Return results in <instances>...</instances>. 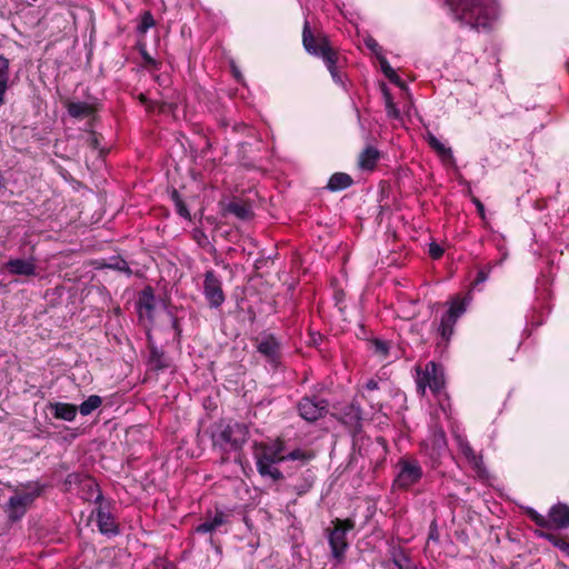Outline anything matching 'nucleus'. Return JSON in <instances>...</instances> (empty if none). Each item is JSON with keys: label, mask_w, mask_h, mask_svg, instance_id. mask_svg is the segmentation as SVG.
<instances>
[{"label": "nucleus", "mask_w": 569, "mask_h": 569, "mask_svg": "<svg viewBox=\"0 0 569 569\" xmlns=\"http://www.w3.org/2000/svg\"><path fill=\"white\" fill-rule=\"evenodd\" d=\"M316 481V475L311 469H307L300 478L298 479V482L292 487V490L299 497L308 493L311 488L313 487Z\"/></svg>", "instance_id": "25"}, {"label": "nucleus", "mask_w": 569, "mask_h": 569, "mask_svg": "<svg viewBox=\"0 0 569 569\" xmlns=\"http://www.w3.org/2000/svg\"><path fill=\"white\" fill-rule=\"evenodd\" d=\"M169 196H170V199L173 202V204H176V203L180 202L181 200H183L177 189H172L170 191Z\"/></svg>", "instance_id": "55"}, {"label": "nucleus", "mask_w": 569, "mask_h": 569, "mask_svg": "<svg viewBox=\"0 0 569 569\" xmlns=\"http://www.w3.org/2000/svg\"><path fill=\"white\" fill-rule=\"evenodd\" d=\"M254 347L257 351L270 363L273 368H277L282 358V345L280 340L269 332H262L254 340Z\"/></svg>", "instance_id": "12"}, {"label": "nucleus", "mask_w": 569, "mask_h": 569, "mask_svg": "<svg viewBox=\"0 0 569 569\" xmlns=\"http://www.w3.org/2000/svg\"><path fill=\"white\" fill-rule=\"evenodd\" d=\"M467 194H469L470 197L473 196L470 188L468 189Z\"/></svg>", "instance_id": "63"}, {"label": "nucleus", "mask_w": 569, "mask_h": 569, "mask_svg": "<svg viewBox=\"0 0 569 569\" xmlns=\"http://www.w3.org/2000/svg\"><path fill=\"white\" fill-rule=\"evenodd\" d=\"M102 405V398L98 395H91L87 400H84L79 407L78 411L82 416L91 415L96 409H98Z\"/></svg>", "instance_id": "31"}, {"label": "nucleus", "mask_w": 569, "mask_h": 569, "mask_svg": "<svg viewBox=\"0 0 569 569\" xmlns=\"http://www.w3.org/2000/svg\"><path fill=\"white\" fill-rule=\"evenodd\" d=\"M103 139L101 133H98L96 131H92L90 134V138L88 140L89 146L92 149H99L101 144V140Z\"/></svg>", "instance_id": "43"}, {"label": "nucleus", "mask_w": 569, "mask_h": 569, "mask_svg": "<svg viewBox=\"0 0 569 569\" xmlns=\"http://www.w3.org/2000/svg\"><path fill=\"white\" fill-rule=\"evenodd\" d=\"M523 513L540 528L567 529L569 528V506L562 502L553 505L548 517L540 515L532 507H522Z\"/></svg>", "instance_id": "7"}, {"label": "nucleus", "mask_w": 569, "mask_h": 569, "mask_svg": "<svg viewBox=\"0 0 569 569\" xmlns=\"http://www.w3.org/2000/svg\"><path fill=\"white\" fill-rule=\"evenodd\" d=\"M459 450L467 460L476 453L469 441L466 439H459Z\"/></svg>", "instance_id": "39"}, {"label": "nucleus", "mask_w": 569, "mask_h": 569, "mask_svg": "<svg viewBox=\"0 0 569 569\" xmlns=\"http://www.w3.org/2000/svg\"><path fill=\"white\" fill-rule=\"evenodd\" d=\"M7 189V179L0 171V193L3 192Z\"/></svg>", "instance_id": "60"}, {"label": "nucleus", "mask_w": 569, "mask_h": 569, "mask_svg": "<svg viewBox=\"0 0 569 569\" xmlns=\"http://www.w3.org/2000/svg\"><path fill=\"white\" fill-rule=\"evenodd\" d=\"M203 296L211 309H219L226 301L222 281L212 269L204 272Z\"/></svg>", "instance_id": "14"}, {"label": "nucleus", "mask_w": 569, "mask_h": 569, "mask_svg": "<svg viewBox=\"0 0 569 569\" xmlns=\"http://www.w3.org/2000/svg\"><path fill=\"white\" fill-rule=\"evenodd\" d=\"M429 144L440 157L452 159L451 149L442 144L436 137L429 138Z\"/></svg>", "instance_id": "35"}, {"label": "nucleus", "mask_w": 569, "mask_h": 569, "mask_svg": "<svg viewBox=\"0 0 569 569\" xmlns=\"http://www.w3.org/2000/svg\"><path fill=\"white\" fill-rule=\"evenodd\" d=\"M471 468L477 472L478 476L486 473L482 456L475 453L469 460H467Z\"/></svg>", "instance_id": "36"}, {"label": "nucleus", "mask_w": 569, "mask_h": 569, "mask_svg": "<svg viewBox=\"0 0 569 569\" xmlns=\"http://www.w3.org/2000/svg\"><path fill=\"white\" fill-rule=\"evenodd\" d=\"M137 99H138V100H139V102H140L141 104H143L144 107H149V101H150V100L148 99V97H147L144 93H139V94H138V97H137Z\"/></svg>", "instance_id": "59"}, {"label": "nucleus", "mask_w": 569, "mask_h": 569, "mask_svg": "<svg viewBox=\"0 0 569 569\" xmlns=\"http://www.w3.org/2000/svg\"><path fill=\"white\" fill-rule=\"evenodd\" d=\"M491 269H492L491 264H486L485 267L480 268L477 272L473 283L479 284V283L485 282L488 279Z\"/></svg>", "instance_id": "40"}, {"label": "nucleus", "mask_w": 569, "mask_h": 569, "mask_svg": "<svg viewBox=\"0 0 569 569\" xmlns=\"http://www.w3.org/2000/svg\"><path fill=\"white\" fill-rule=\"evenodd\" d=\"M353 179L346 172H335L328 180L326 188L331 192H339L350 188Z\"/></svg>", "instance_id": "22"}, {"label": "nucleus", "mask_w": 569, "mask_h": 569, "mask_svg": "<svg viewBox=\"0 0 569 569\" xmlns=\"http://www.w3.org/2000/svg\"><path fill=\"white\" fill-rule=\"evenodd\" d=\"M417 371V391L423 396L426 388L429 387L432 393L438 395L445 388V371L440 363L429 361L426 363L425 369L419 366L416 367Z\"/></svg>", "instance_id": "9"}, {"label": "nucleus", "mask_w": 569, "mask_h": 569, "mask_svg": "<svg viewBox=\"0 0 569 569\" xmlns=\"http://www.w3.org/2000/svg\"><path fill=\"white\" fill-rule=\"evenodd\" d=\"M381 159V152L373 146H367L358 156L357 164L363 171H373L378 161Z\"/></svg>", "instance_id": "19"}, {"label": "nucleus", "mask_w": 569, "mask_h": 569, "mask_svg": "<svg viewBox=\"0 0 569 569\" xmlns=\"http://www.w3.org/2000/svg\"><path fill=\"white\" fill-rule=\"evenodd\" d=\"M338 420L349 429V432L356 441L358 435L362 430V408L361 406L352 401L340 409Z\"/></svg>", "instance_id": "15"}, {"label": "nucleus", "mask_w": 569, "mask_h": 569, "mask_svg": "<svg viewBox=\"0 0 569 569\" xmlns=\"http://www.w3.org/2000/svg\"><path fill=\"white\" fill-rule=\"evenodd\" d=\"M363 389L367 391H373L379 389V380L376 378H370L366 383L363 385Z\"/></svg>", "instance_id": "52"}, {"label": "nucleus", "mask_w": 569, "mask_h": 569, "mask_svg": "<svg viewBox=\"0 0 569 569\" xmlns=\"http://www.w3.org/2000/svg\"><path fill=\"white\" fill-rule=\"evenodd\" d=\"M385 77L393 84L400 88L405 87L403 80L397 74V72L393 69L391 70V72L385 73Z\"/></svg>", "instance_id": "44"}, {"label": "nucleus", "mask_w": 569, "mask_h": 569, "mask_svg": "<svg viewBox=\"0 0 569 569\" xmlns=\"http://www.w3.org/2000/svg\"><path fill=\"white\" fill-rule=\"evenodd\" d=\"M428 538H429V540H437L438 539L437 525H436L435 521L431 523V526L429 528Z\"/></svg>", "instance_id": "54"}, {"label": "nucleus", "mask_w": 569, "mask_h": 569, "mask_svg": "<svg viewBox=\"0 0 569 569\" xmlns=\"http://www.w3.org/2000/svg\"><path fill=\"white\" fill-rule=\"evenodd\" d=\"M6 269L9 273L14 276H34L36 274V264L33 260L26 259H10L6 263Z\"/></svg>", "instance_id": "20"}, {"label": "nucleus", "mask_w": 569, "mask_h": 569, "mask_svg": "<svg viewBox=\"0 0 569 569\" xmlns=\"http://www.w3.org/2000/svg\"><path fill=\"white\" fill-rule=\"evenodd\" d=\"M143 62H142V67L148 69V70H151V71H157L160 69L161 67V62L160 61H157L156 59H153L149 52H143L140 54Z\"/></svg>", "instance_id": "37"}, {"label": "nucleus", "mask_w": 569, "mask_h": 569, "mask_svg": "<svg viewBox=\"0 0 569 569\" xmlns=\"http://www.w3.org/2000/svg\"><path fill=\"white\" fill-rule=\"evenodd\" d=\"M137 306H138L139 309H144L148 312L153 311V309H154V292H153L152 287L147 286L139 293Z\"/></svg>", "instance_id": "28"}, {"label": "nucleus", "mask_w": 569, "mask_h": 569, "mask_svg": "<svg viewBox=\"0 0 569 569\" xmlns=\"http://www.w3.org/2000/svg\"><path fill=\"white\" fill-rule=\"evenodd\" d=\"M147 340L149 349L148 366L152 371H156L157 373L164 371L171 366L170 358L164 353L163 350L156 346L150 335H148Z\"/></svg>", "instance_id": "18"}, {"label": "nucleus", "mask_w": 569, "mask_h": 569, "mask_svg": "<svg viewBox=\"0 0 569 569\" xmlns=\"http://www.w3.org/2000/svg\"><path fill=\"white\" fill-rule=\"evenodd\" d=\"M379 59V63H380V68H381V71L382 73H387V72H391V70L393 69L389 61L387 60V58L385 56H379L378 57Z\"/></svg>", "instance_id": "51"}, {"label": "nucleus", "mask_w": 569, "mask_h": 569, "mask_svg": "<svg viewBox=\"0 0 569 569\" xmlns=\"http://www.w3.org/2000/svg\"><path fill=\"white\" fill-rule=\"evenodd\" d=\"M174 208H176V212L180 217H182V218H184V219H187L189 221L191 220V213H190V211H189V209H188V207H187V204H186V202L183 200H181L180 202L176 203Z\"/></svg>", "instance_id": "42"}, {"label": "nucleus", "mask_w": 569, "mask_h": 569, "mask_svg": "<svg viewBox=\"0 0 569 569\" xmlns=\"http://www.w3.org/2000/svg\"><path fill=\"white\" fill-rule=\"evenodd\" d=\"M136 48H137V50L139 51L140 54L143 53V52H148L147 43H146L144 39L138 40V42L136 44Z\"/></svg>", "instance_id": "57"}, {"label": "nucleus", "mask_w": 569, "mask_h": 569, "mask_svg": "<svg viewBox=\"0 0 569 569\" xmlns=\"http://www.w3.org/2000/svg\"><path fill=\"white\" fill-rule=\"evenodd\" d=\"M385 77L393 84L400 88L405 87L403 80L397 74V72L393 69L391 70V72L385 73Z\"/></svg>", "instance_id": "45"}, {"label": "nucleus", "mask_w": 569, "mask_h": 569, "mask_svg": "<svg viewBox=\"0 0 569 569\" xmlns=\"http://www.w3.org/2000/svg\"><path fill=\"white\" fill-rule=\"evenodd\" d=\"M443 248L440 247L437 242H431L429 244L428 253L433 260H438L443 256Z\"/></svg>", "instance_id": "41"}, {"label": "nucleus", "mask_w": 569, "mask_h": 569, "mask_svg": "<svg viewBox=\"0 0 569 569\" xmlns=\"http://www.w3.org/2000/svg\"><path fill=\"white\" fill-rule=\"evenodd\" d=\"M172 328H173V330L176 331V333H177L178 336H180V333H181V328H180L179 319H178V318H176V317H172Z\"/></svg>", "instance_id": "58"}, {"label": "nucleus", "mask_w": 569, "mask_h": 569, "mask_svg": "<svg viewBox=\"0 0 569 569\" xmlns=\"http://www.w3.org/2000/svg\"><path fill=\"white\" fill-rule=\"evenodd\" d=\"M536 536L539 538H543L551 542L555 547L559 548L560 550L569 553V541L559 535H555L552 532L543 531V530H536Z\"/></svg>", "instance_id": "27"}, {"label": "nucleus", "mask_w": 569, "mask_h": 569, "mask_svg": "<svg viewBox=\"0 0 569 569\" xmlns=\"http://www.w3.org/2000/svg\"><path fill=\"white\" fill-rule=\"evenodd\" d=\"M309 338V345L312 347H319L326 340L325 336L319 332H310Z\"/></svg>", "instance_id": "47"}, {"label": "nucleus", "mask_w": 569, "mask_h": 569, "mask_svg": "<svg viewBox=\"0 0 569 569\" xmlns=\"http://www.w3.org/2000/svg\"><path fill=\"white\" fill-rule=\"evenodd\" d=\"M156 24L154 18L149 10L143 11L140 14V21L137 26V32L140 36H144L147 31Z\"/></svg>", "instance_id": "34"}, {"label": "nucleus", "mask_w": 569, "mask_h": 569, "mask_svg": "<svg viewBox=\"0 0 569 569\" xmlns=\"http://www.w3.org/2000/svg\"><path fill=\"white\" fill-rule=\"evenodd\" d=\"M230 513L220 508H216L213 516L207 512L204 521L194 528V532L199 535L212 533L220 527L229 522Z\"/></svg>", "instance_id": "17"}, {"label": "nucleus", "mask_w": 569, "mask_h": 569, "mask_svg": "<svg viewBox=\"0 0 569 569\" xmlns=\"http://www.w3.org/2000/svg\"><path fill=\"white\" fill-rule=\"evenodd\" d=\"M284 441L277 438L271 442L254 443L256 467L261 477H269L273 481L284 479L283 472L276 467L277 463L284 462Z\"/></svg>", "instance_id": "4"}, {"label": "nucleus", "mask_w": 569, "mask_h": 569, "mask_svg": "<svg viewBox=\"0 0 569 569\" xmlns=\"http://www.w3.org/2000/svg\"><path fill=\"white\" fill-rule=\"evenodd\" d=\"M248 438V426L232 419H220L211 427L212 447L219 451L223 462L229 460L230 452L242 450Z\"/></svg>", "instance_id": "2"}, {"label": "nucleus", "mask_w": 569, "mask_h": 569, "mask_svg": "<svg viewBox=\"0 0 569 569\" xmlns=\"http://www.w3.org/2000/svg\"><path fill=\"white\" fill-rule=\"evenodd\" d=\"M393 486L398 489L408 490L422 479L423 470L417 459L402 457L399 459Z\"/></svg>", "instance_id": "10"}, {"label": "nucleus", "mask_w": 569, "mask_h": 569, "mask_svg": "<svg viewBox=\"0 0 569 569\" xmlns=\"http://www.w3.org/2000/svg\"><path fill=\"white\" fill-rule=\"evenodd\" d=\"M471 201L472 203L476 206L477 208V212L479 214V217L485 220L486 219V209H485V206L483 203L480 201L479 198H477L476 196H471Z\"/></svg>", "instance_id": "48"}, {"label": "nucleus", "mask_w": 569, "mask_h": 569, "mask_svg": "<svg viewBox=\"0 0 569 569\" xmlns=\"http://www.w3.org/2000/svg\"><path fill=\"white\" fill-rule=\"evenodd\" d=\"M385 77L393 84L400 88L405 87L403 80L397 74V72L393 69L391 70V72L385 73Z\"/></svg>", "instance_id": "46"}, {"label": "nucleus", "mask_w": 569, "mask_h": 569, "mask_svg": "<svg viewBox=\"0 0 569 569\" xmlns=\"http://www.w3.org/2000/svg\"><path fill=\"white\" fill-rule=\"evenodd\" d=\"M227 211L241 220H248L253 216L251 206L248 202L239 200L229 202Z\"/></svg>", "instance_id": "26"}, {"label": "nucleus", "mask_w": 569, "mask_h": 569, "mask_svg": "<svg viewBox=\"0 0 569 569\" xmlns=\"http://www.w3.org/2000/svg\"><path fill=\"white\" fill-rule=\"evenodd\" d=\"M381 92L385 99L388 117L392 119H398L400 117V111L393 102L392 94L389 88L385 83H381Z\"/></svg>", "instance_id": "30"}, {"label": "nucleus", "mask_w": 569, "mask_h": 569, "mask_svg": "<svg viewBox=\"0 0 569 569\" xmlns=\"http://www.w3.org/2000/svg\"><path fill=\"white\" fill-rule=\"evenodd\" d=\"M82 478H84L82 475L80 473H69L66 478V483H77V482H81Z\"/></svg>", "instance_id": "53"}, {"label": "nucleus", "mask_w": 569, "mask_h": 569, "mask_svg": "<svg viewBox=\"0 0 569 569\" xmlns=\"http://www.w3.org/2000/svg\"><path fill=\"white\" fill-rule=\"evenodd\" d=\"M315 458H316V453L313 450H303V449L297 448L288 453L284 451V461H288V460L300 461L301 465H306Z\"/></svg>", "instance_id": "29"}, {"label": "nucleus", "mask_w": 569, "mask_h": 569, "mask_svg": "<svg viewBox=\"0 0 569 569\" xmlns=\"http://www.w3.org/2000/svg\"><path fill=\"white\" fill-rule=\"evenodd\" d=\"M359 331L360 332L358 333V336H360V335L365 336L367 333L365 325H360L359 326Z\"/></svg>", "instance_id": "61"}, {"label": "nucleus", "mask_w": 569, "mask_h": 569, "mask_svg": "<svg viewBox=\"0 0 569 569\" xmlns=\"http://www.w3.org/2000/svg\"><path fill=\"white\" fill-rule=\"evenodd\" d=\"M466 311V302L463 299L457 297L451 301V305L447 312L442 316L440 323L438 326V333L441 337V340L445 345H447L455 331V326L459 317H461Z\"/></svg>", "instance_id": "13"}, {"label": "nucleus", "mask_w": 569, "mask_h": 569, "mask_svg": "<svg viewBox=\"0 0 569 569\" xmlns=\"http://www.w3.org/2000/svg\"><path fill=\"white\" fill-rule=\"evenodd\" d=\"M53 417L64 421H73L77 417L78 406L67 402L50 403Z\"/></svg>", "instance_id": "21"}, {"label": "nucleus", "mask_w": 569, "mask_h": 569, "mask_svg": "<svg viewBox=\"0 0 569 569\" xmlns=\"http://www.w3.org/2000/svg\"><path fill=\"white\" fill-rule=\"evenodd\" d=\"M193 241L202 249H206L209 252H216L214 246L209 241L208 236L201 229H193L192 231Z\"/></svg>", "instance_id": "33"}, {"label": "nucleus", "mask_w": 569, "mask_h": 569, "mask_svg": "<svg viewBox=\"0 0 569 569\" xmlns=\"http://www.w3.org/2000/svg\"><path fill=\"white\" fill-rule=\"evenodd\" d=\"M453 18L476 30H488L497 17L496 0H446Z\"/></svg>", "instance_id": "1"}, {"label": "nucleus", "mask_w": 569, "mask_h": 569, "mask_svg": "<svg viewBox=\"0 0 569 569\" xmlns=\"http://www.w3.org/2000/svg\"><path fill=\"white\" fill-rule=\"evenodd\" d=\"M218 123L220 128L227 129L230 126V120L224 114H221L218 118Z\"/></svg>", "instance_id": "56"}, {"label": "nucleus", "mask_w": 569, "mask_h": 569, "mask_svg": "<svg viewBox=\"0 0 569 569\" xmlns=\"http://www.w3.org/2000/svg\"><path fill=\"white\" fill-rule=\"evenodd\" d=\"M13 491L8 502L3 506L8 521L14 523L21 520L33 502L43 493L46 485L39 481L20 483L18 487L7 485Z\"/></svg>", "instance_id": "5"}, {"label": "nucleus", "mask_w": 569, "mask_h": 569, "mask_svg": "<svg viewBox=\"0 0 569 569\" xmlns=\"http://www.w3.org/2000/svg\"><path fill=\"white\" fill-rule=\"evenodd\" d=\"M387 569H418L410 551L401 546H391L388 550Z\"/></svg>", "instance_id": "16"}, {"label": "nucleus", "mask_w": 569, "mask_h": 569, "mask_svg": "<svg viewBox=\"0 0 569 569\" xmlns=\"http://www.w3.org/2000/svg\"><path fill=\"white\" fill-rule=\"evenodd\" d=\"M104 266L109 269L117 270L126 273L128 277L132 274V270L129 267L128 262L120 256L110 257Z\"/></svg>", "instance_id": "32"}, {"label": "nucleus", "mask_w": 569, "mask_h": 569, "mask_svg": "<svg viewBox=\"0 0 569 569\" xmlns=\"http://www.w3.org/2000/svg\"><path fill=\"white\" fill-rule=\"evenodd\" d=\"M68 113L76 119H83L91 117L96 113L97 109L93 104L78 101V102H69L67 104Z\"/></svg>", "instance_id": "23"}, {"label": "nucleus", "mask_w": 569, "mask_h": 569, "mask_svg": "<svg viewBox=\"0 0 569 569\" xmlns=\"http://www.w3.org/2000/svg\"><path fill=\"white\" fill-rule=\"evenodd\" d=\"M89 489L97 492L94 503L98 505L93 513H96L97 527L100 533L108 537H116L120 533L119 523L116 521L113 515L110 511V502H104V497L94 481L88 479Z\"/></svg>", "instance_id": "8"}, {"label": "nucleus", "mask_w": 569, "mask_h": 569, "mask_svg": "<svg viewBox=\"0 0 569 569\" xmlns=\"http://www.w3.org/2000/svg\"><path fill=\"white\" fill-rule=\"evenodd\" d=\"M302 44L308 53L323 60L336 83L343 84L342 73L338 69V51L330 46L329 39L325 33L319 32L315 34L308 21H305L303 24Z\"/></svg>", "instance_id": "3"}, {"label": "nucleus", "mask_w": 569, "mask_h": 569, "mask_svg": "<svg viewBox=\"0 0 569 569\" xmlns=\"http://www.w3.org/2000/svg\"><path fill=\"white\" fill-rule=\"evenodd\" d=\"M366 46L368 49H370L372 52H375L376 54H379L380 51H381V47L379 46V43L376 41V39L369 37L368 39H366L365 41Z\"/></svg>", "instance_id": "49"}, {"label": "nucleus", "mask_w": 569, "mask_h": 569, "mask_svg": "<svg viewBox=\"0 0 569 569\" xmlns=\"http://www.w3.org/2000/svg\"><path fill=\"white\" fill-rule=\"evenodd\" d=\"M158 108L159 112H164L166 103L164 102H156V101H149V107H146V110L148 112H153Z\"/></svg>", "instance_id": "50"}, {"label": "nucleus", "mask_w": 569, "mask_h": 569, "mask_svg": "<svg viewBox=\"0 0 569 569\" xmlns=\"http://www.w3.org/2000/svg\"><path fill=\"white\" fill-rule=\"evenodd\" d=\"M10 82V60L0 54V106L6 102L4 96Z\"/></svg>", "instance_id": "24"}, {"label": "nucleus", "mask_w": 569, "mask_h": 569, "mask_svg": "<svg viewBox=\"0 0 569 569\" xmlns=\"http://www.w3.org/2000/svg\"><path fill=\"white\" fill-rule=\"evenodd\" d=\"M373 352L378 356L387 358L389 355V345L387 341L380 339H373L372 341Z\"/></svg>", "instance_id": "38"}, {"label": "nucleus", "mask_w": 569, "mask_h": 569, "mask_svg": "<svg viewBox=\"0 0 569 569\" xmlns=\"http://www.w3.org/2000/svg\"><path fill=\"white\" fill-rule=\"evenodd\" d=\"M297 410L301 419L312 423L327 416L329 401L316 393H307L298 401Z\"/></svg>", "instance_id": "11"}, {"label": "nucleus", "mask_w": 569, "mask_h": 569, "mask_svg": "<svg viewBox=\"0 0 569 569\" xmlns=\"http://www.w3.org/2000/svg\"><path fill=\"white\" fill-rule=\"evenodd\" d=\"M163 569H177L173 563H167L164 565Z\"/></svg>", "instance_id": "62"}, {"label": "nucleus", "mask_w": 569, "mask_h": 569, "mask_svg": "<svg viewBox=\"0 0 569 569\" xmlns=\"http://www.w3.org/2000/svg\"><path fill=\"white\" fill-rule=\"evenodd\" d=\"M326 529L331 556L336 562L341 563L346 559V552L349 549L347 533L355 529L356 521L352 518H335Z\"/></svg>", "instance_id": "6"}]
</instances>
